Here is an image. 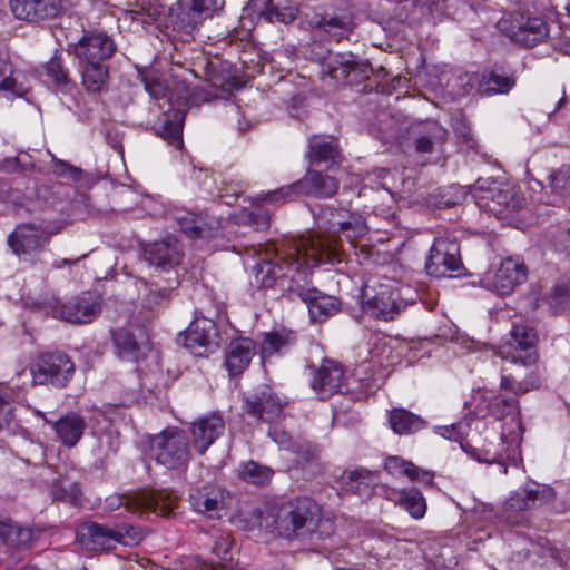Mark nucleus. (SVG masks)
Returning a JSON list of instances; mask_svg holds the SVG:
<instances>
[{
    "instance_id": "obj_9",
    "label": "nucleus",
    "mask_w": 570,
    "mask_h": 570,
    "mask_svg": "<svg viewBox=\"0 0 570 570\" xmlns=\"http://www.w3.org/2000/svg\"><path fill=\"white\" fill-rule=\"evenodd\" d=\"M308 273H298V278L292 276L295 286L289 287V294L298 296L308 307L309 316L314 322H322L340 311L341 303L334 297L326 295L315 287L308 286Z\"/></svg>"
},
{
    "instance_id": "obj_3",
    "label": "nucleus",
    "mask_w": 570,
    "mask_h": 570,
    "mask_svg": "<svg viewBox=\"0 0 570 570\" xmlns=\"http://www.w3.org/2000/svg\"><path fill=\"white\" fill-rule=\"evenodd\" d=\"M518 410V400L515 397L494 396L489 403V412L495 419L502 420L511 415L510 421L502 428L501 441L507 444L503 452L495 453L491 459H485L489 463H498L500 472L505 474L508 471L507 460L514 456L523 432Z\"/></svg>"
},
{
    "instance_id": "obj_18",
    "label": "nucleus",
    "mask_w": 570,
    "mask_h": 570,
    "mask_svg": "<svg viewBox=\"0 0 570 570\" xmlns=\"http://www.w3.org/2000/svg\"><path fill=\"white\" fill-rule=\"evenodd\" d=\"M142 254L145 261L159 271H169L176 267L184 256L181 246L174 236L146 244Z\"/></svg>"
},
{
    "instance_id": "obj_53",
    "label": "nucleus",
    "mask_w": 570,
    "mask_h": 570,
    "mask_svg": "<svg viewBox=\"0 0 570 570\" xmlns=\"http://www.w3.org/2000/svg\"><path fill=\"white\" fill-rule=\"evenodd\" d=\"M537 384L533 381H523L515 383L511 375L502 374L500 387L513 392L515 395L524 394L534 389Z\"/></svg>"
},
{
    "instance_id": "obj_51",
    "label": "nucleus",
    "mask_w": 570,
    "mask_h": 570,
    "mask_svg": "<svg viewBox=\"0 0 570 570\" xmlns=\"http://www.w3.org/2000/svg\"><path fill=\"white\" fill-rule=\"evenodd\" d=\"M116 530L120 532L121 538L118 543L125 544V546H134L138 544L144 535L139 528H136L130 524H118L116 525Z\"/></svg>"
},
{
    "instance_id": "obj_26",
    "label": "nucleus",
    "mask_w": 570,
    "mask_h": 570,
    "mask_svg": "<svg viewBox=\"0 0 570 570\" xmlns=\"http://www.w3.org/2000/svg\"><path fill=\"white\" fill-rule=\"evenodd\" d=\"M225 423L219 415L213 414L200 417L191 424L193 444L199 454L207 449L223 434Z\"/></svg>"
},
{
    "instance_id": "obj_55",
    "label": "nucleus",
    "mask_w": 570,
    "mask_h": 570,
    "mask_svg": "<svg viewBox=\"0 0 570 570\" xmlns=\"http://www.w3.org/2000/svg\"><path fill=\"white\" fill-rule=\"evenodd\" d=\"M171 291L168 288H161V289H150L149 293L144 298V304L148 308H154L156 306L161 305L163 303L167 302L170 297Z\"/></svg>"
},
{
    "instance_id": "obj_6",
    "label": "nucleus",
    "mask_w": 570,
    "mask_h": 570,
    "mask_svg": "<svg viewBox=\"0 0 570 570\" xmlns=\"http://www.w3.org/2000/svg\"><path fill=\"white\" fill-rule=\"evenodd\" d=\"M73 372V362L63 352L40 353L30 365L32 382L39 385L51 384L56 387H63Z\"/></svg>"
},
{
    "instance_id": "obj_31",
    "label": "nucleus",
    "mask_w": 570,
    "mask_h": 570,
    "mask_svg": "<svg viewBox=\"0 0 570 570\" xmlns=\"http://www.w3.org/2000/svg\"><path fill=\"white\" fill-rule=\"evenodd\" d=\"M81 85L88 94H100L107 86L109 68L106 63L78 62Z\"/></svg>"
},
{
    "instance_id": "obj_15",
    "label": "nucleus",
    "mask_w": 570,
    "mask_h": 570,
    "mask_svg": "<svg viewBox=\"0 0 570 570\" xmlns=\"http://www.w3.org/2000/svg\"><path fill=\"white\" fill-rule=\"evenodd\" d=\"M462 267L460 246L455 239L436 237L426 258L425 271L429 275L441 278L449 272Z\"/></svg>"
},
{
    "instance_id": "obj_32",
    "label": "nucleus",
    "mask_w": 570,
    "mask_h": 570,
    "mask_svg": "<svg viewBox=\"0 0 570 570\" xmlns=\"http://www.w3.org/2000/svg\"><path fill=\"white\" fill-rule=\"evenodd\" d=\"M59 440L68 448L75 446L86 429V422L77 413H68L53 423Z\"/></svg>"
},
{
    "instance_id": "obj_52",
    "label": "nucleus",
    "mask_w": 570,
    "mask_h": 570,
    "mask_svg": "<svg viewBox=\"0 0 570 570\" xmlns=\"http://www.w3.org/2000/svg\"><path fill=\"white\" fill-rule=\"evenodd\" d=\"M566 101V94L563 90H551L547 92L542 99V108L548 114L558 111Z\"/></svg>"
},
{
    "instance_id": "obj_63",
    "label": "nucleus",
    "mask_w": 570,
    "mask_h": 570,
    "mask_svg": "<svg viewBox=\"0 0 570 570\" xmlns=\"http://www.w3.org/2000/svg\"><path fill=\"white\" fill-rule=\"evenodd\" d=\"M554 296L560 297L561 302L566 303L570 298L569 288L566 286H558L554 288Z\"/></svg>"
},
{
    "instance_id": "obj_11",
    "label": "nucleus",
    "mask_w": 570,
    "mask_h": 570,
    "mask_svg": "<svg viewBox=\"0 0 570 570\" xmlns=\"http://www.w3.org/2000/svg\"><path fill=\"white\" fill-rule=\"evenodd\" d=\"M114 39L104 30L85 31L75 43L69 45L68 52L73 55L78 62L106 63L116 52Z\"/></svg>"
},
{
    "instance_id": "obj_64",
    "label": "nucleus",
    "mask_w": 570,
    "mask_h": 570,
    "mask_svg": "<svg viewBox=\"0 0 570 570\" xmlns=\"http://www.w3.org/2000/svg\"><path fill=\"white\" fill-rule=\"evenodd\" d=\"M451 431L454 432V434H450L449 439H452V440H455V441L459 440V438H461V435L465 433V431H463V424L462 423L452 425L451 426Z\"/></svg>"
},
{
    "instance_id": "obj_41",
    "label": "nucleus",
    "mask_w": 570,
    "mask_h": 570,
    "mask_svg": "<svg viewBox=\"0 0 570 570\" xmlns=\"http://www.w3.org/2000/svg\"><path fill=\"white\" fill-rule=\"evenodd\" d=\"M52 495L55 500L78 504L81 491L76 482L68 478H61L53 482Z\"/></svg>"
},
{
    "instance_id": "obj_43",
    "label": "nucleus",
    "mask_w": 570,
    "mask_h": 570,
    "mask_svg": "<svg viewBox=\"0 0 570 570\" xmlns=\"http://www.w3.org/2000/svg\"><path fill=\"white\" fill-rule=\"evenodd\" d=\"M262 14L269 22L277 21L282 23H289L295 20L297 9L293 6L281 7L278 3H274L272 0H269Z\"/></svg>"
},
{
    "instance_id": "obj_2",
    "label": "nucleus",
    "mask_w": 570,
    "mask_h": 570,
    "mask_svg": "<svg viewBox=\"0 0 570 570\" xmlns=\"http://www.w3.org/2000/svg\"><path fill=\"white\" fill-rule=\"evenodd\" d=\"M277 528L288 539L321 540L333 531L330 520L322 518L321 507L309 498L292 501L279 517Z\"/></svg>"
},
{
    "instance_id": "obj_45",
    "label": "nucleus",
    "mask_w": 570,
    "mask_h": 570,
    "mask_svg": "<svg viewBox=\"0 0 570 570\" xmlns=\"http://www.w3.org/2000/svg\"><path fill=\"white\" fill-rule=\"evenodd\" d=\"M550 187L560 198H570V166H562L550 176Z\"/></svg>"
},
{
    "instance_id": "obj_40",
    "label": "nucleus",
    "mask_w": 570,
    "mask_h": 570,
    "mask_svg": "<svg viewBox=\"0 0 570 570\" xmlns=\"http://www.w3.org/2000/svg\"><path fill=\"white\" fill-rule=\"evenodd\" d=\"M114 344L121 357L129 360H137L139 345L135 336L125 328H119L112 332Z\"/></svg>"
},
{
    "instance_id": "obj_59",
    "label": "nucleus",
    "mask_w": 570,
    "mask_h": 570,
    "mask_svg": "<svg viewBox=\"0 0 570 570\" xmlns=\"http://www.w3.org/2000/svg\"><path fill=\"white\" fill-rule=\"evenodd\" d=\"M269 435L273 438V440L284 449H288L291 445V436L287 432L274 429L269 431Z\"/></svg>"
},
{
    "instance_id": "obj_1",
    "label": "nucleus",
    "mask_w": 570,
    "mask_h": 570,
    "mask_svg": "<svg viewBox=\"0 0 570 570\" xmlns=\"http://www.w3.org/2000/svg\"><path fill=\"white\" fill-rule=\"evenodd\" d=\"M341 244L330 234H315L308 237L286 239L276 245H266L264 257L253 267L254 281L257 287L272 288L278 286L288 292L295 286L292 276L298 278V273L321 263H341Z\"/></svg>"
},
{
    "instance_id": "obj_27",
    "label": "nucleus",
    "mask_w": 570,
    "mask_h": 570,
    "mask_svg": "<svg viewBox=\"0 0 570 570\" xmlns=\"http://www.w3.org/2000/svg\"><path fill=\"white\" fill-rule=\"evenodd\" d=\"M176 222L180 230L189 238H212L219 232V220L208 215L183 213Z\"/></svg>"
},
{
    "instance_id": "obj_24",
    "label": "nucleus",
    "mask_w": 570,
    "mask_h": 570,
    "mask_svg": "<svg viewBox=\"0 0 570 570\" xmlns=\"http://www.w3.org/2000/svg\"><path fill=\"white\" fill-rule=\"evenodd\" d=\"M344 372L342 367L333 361L324 360L314 373L312 387L320 399L324 400L342 392Z\"/></svg>"
},
{
    "instance_id": "obj_42",
    "label": "nucleus",
    "mask_w": 570,
    "mask_h": 570,
    "mask_svg": "<svg viewBox=\"0 0 570 570\" xmlns=\"http://www.w3.org/2000/svg\"><path fill=\"white\" fill-rule=\"evenodd\" d=\"M448 131L433 122L429 126L426 135L420 136L415 141V149L419 153H431L435 144H443L446 140Z\"/></svg>"
},
{
    "instance_id": "obj_54",
    "label": "nucleus",
    "mask_w": 570,
    "mask_h": 570,
    "mask_svg": "<svg viewBox=\"0 0 570 570\" xmlns=\"http://www.w3.org/2000/svg\"><path fill=\"white\" fill-rule=\"evenodd\" d=\"M145 89L154 99H160L166 96L167 88L160 78L154 75H146L142 78Z\"/></svg>"
},
{
    "instance_id": "obj_37",
    "label": "nucleus",
    "mask_w": 570,
    "mask_h": 570,
    "mask_svg": "<svg viewBox=\"0 0 570 570\" xmlns=\"http://www.w3.org/2000/svg\"><path fill=\"white\" fill-rule=\"evenodd\" d=\"M238 475L247 483L266 485L271 482L274 471L266 465L250 460L239 465Z\"/></svg>"
},
{
    "instance_id": "obj_29",
    "label": "nucleus",
    "mask_w": 570,
    "mask_h": 570,
    "mask_svg": "<svg viewBox=\"0 0 570 570\" xmlns=\"http://www.w3.org/2000/svg\"><path fill=\"white\" fill-rule=\"evenodd\" d=\"M554 495V490L551 487L534 483L532 487L514 493L508 500V505L515 511H525L534 508L537 504L552 501Z\"/></svg>"
},
{
    "instance_id": "obj_5",
    "label": "nucleus",
    "mask_w": 570,
    "mask_h": 570,
    "mask_svg": "<svg viewBox=\"0 0 570 570\" xmlns=\"http://www.w3.org/2000/svg\"><path fill=\"white\" fill-rule=\"evenodd\" d=\"M338 186L336 178L317 170H308L298 181L268 193L264 200L269 203L287 202L298 195L330 198L337 193Z\"/></svg>"
},
{
    "instance_id": "obj_35",
    "label": "nucleus",
    "mask_w": 570,
    "mask_h": 570,
    "mask_svg": "<svg viewBox=\"0 0 570 570\" xmlns=\"http://www.w3.org/2000/svg\"><path fill=\"white\" fill-rule=\"evenodd\" d=\"M389 423L393 432L400 435L416 433L425 428L422 417L401 407L390 411Z\"/></svg>"
},
{
    "instance_id": "obj_46",
    "label": "nucleus",
    "mask_w": 570,
    "mask_h": 570,
    "mask_svg": "<svg viewBox=\"0 0 570 570\" xmlns=\"http://www.w3.org/2000/svg\"><path fill=\"white\" fill-rule=\"evenodd\" d=\"M514 83V79L508 76L491 72L489 79L482 86V92L487 96L507 94Z\"/></svg>"
},
{
    "instance_id": "obj_10",
    "label": "nucleus",
    "mask_w": 570,
    "mask_h": 570,
    "mask_svg": "<svg viewBox=\"0 0 570 570\" xmlns=\"http://www.w3.org/2000/svg\"><path fill=\"white\" fill-rule=\"evenodd\" d=\"M48 308L55 318L71 324H86L90 323L101 312V298L96 294L86 292L66 303L53 299Z\"/></svg>"
},
{
    "instance_id": "obj_38",
    "label": "nucleus",
    "mask_w": 570,
    "mask_h": 570,
    "mask_svg": "<svg viewBox=\"0 0 570 570\" xmlns=\"http://www.w3.org/2000/svg\"><path fill=\"white\" fill-rule=\"evenodd\" d=\"M376 480V474L365 468H358L351 471H344L342 474L343 483L354 492H362L371 488Z\"/></svg>"
},
{
    "instance_id": "obj_22",
    "label": "nucleus",
    "mask_w": 570,
    "mask_h": 570,
    "mask_svg": "<svg viewBox=\"0 0 570 570\" xmlns=\"http://www.w3.org/2000/svg\"><path fill=\"white\" fill-rule=\"evenodd\" d=\"M48 240V234L33 224L19 225L8 237L9 246L19 256L40 252Z\"/></svg>"
},
{
    "instance_id": "obj_61",
    "label": "nucleus",
    "mask_w": 570,
    "mask_h": 570,
    "mask_svg": "<svg viewBox=\"0 0 570 570\" xmlns=\"http://www.w3.org/2000/svg\"><path fill=\"white\" fill-rule=\"evenodd\" d=\"M178 87L181 88V90H183V92L178 97V99H181L184 101H188V100L197 101L198 100L196 89L194 91H190L185 82L178 83Z\"/></svg>"
},
{
    "instance_id": "obj_16",
    "label": "nucleus",
    "mask_w": 570,
    "mask_h": 570,
    "mask_svg": "<svg viewBox=\"0 0 570 570\" xmlns=\"http://www.w3.org/2000/svg\"><path fill=\"white\" fill-rule=\"evenodd\" d=\"M117 501L132 513L150 511L157 515H168L175 508L177 498L166 491L142 490Z\"/></svg>"
},
{
    "instance_id": "obj_12",
    "label": "nucleus",
    "mask_w": 570,
    "mask_h": 570,
    "mask_svg": "<svg viewBox=\"0 0 570 570\" xmlns=\"http://www.w3.org/2000/svg\"><path fill=\"white\" fill-rule=\"evenodd\" d=\"M364 297L363 309L365 313L383 321L394 320L407 306V302L401 297L399 288L390 283L380 284L373 295L365 289Z\"/></svg>"
},
{
    "instance_id": "obj_23",
    "label": "nucleus",
    "mask_w": 570,
    "mask_h": 570,
    "mask_svg": "<svg viewBox=\"0 0 570 570\" xmlns=\"http://www.w3.org/2000/svg\"><path fill=\"white\" fill-rule=\"evenodd\" d=\"M77 538L88 550L102 551L112 549L118 544L121 534L116 527L87 522L80 525Z\"/></svg>"
},
{
    "instance_id": "obj_20",
    "label": "nucleus",
    "mask_w": 570,
    "mask_h": 570,
    "mask_svg": "<svg viewBox=\"0 0 570 570\" xmlns=\"http://www.w3.org/2000/svg\"><path fill=\"white\" fill-rule=\"evenodd\" d=\"M9 6L16 19L38 22L56 18L62 10V0H10Z\"/></svg>"
},
{
    "instance_id": "obj_50",
    "label": "nucleus",
    "mask_w": 570,
    "mask_h": 570,
    "mask_svg": "<svg viewBox=\"0 0 570 570\" xmlns=\"http://www.w3.org/2000/svg\"><path fill=\"white\" fill-rule=\"evenodd\" d=\"M213 0H191L189 14L195 23L212 16L214 11Z\"/></svg>"
},
{
    "instance_id": "obj_44",
    "label": "nucleus",
    "mask_w": 570,
    "mask_h": 570,
    "mask_svg": "<svg viewBox=\"0 0 570 570\" xmlns=\"http://www.w3.org/2000/svg\"><path fill=\"white\" fill-rule=\"evenodd\" d=\"M358 67L352 55H336L327 63L328 72L333 78H347Z\"/></svg>"
},
{
    "instance_id": "obj_8",
    "label": "nucleus",
    "mask_w": 570,
    "mask_h": 570,
    "mask_svg": "<svg viewBox=\"0 0 570 570\" xmlns=\"http://www.w3.org/2000/svg\"><path fill=\"white\" fill-rule=\"evenodd\" d=\"M498 26L512 41L524 47L535 46L549 33L547 23L541 18L521 12L510 13L501 19Z\"/></svg>"
},
{
    "instance_id": "obj_21",
    "label": "nucleus",
    "mask_w": 570,
    "mask_h": 570,
    "mask_svg": "<svg viewBox=\"0 0 570 570\" xmlns=\"http://www.w3.org/2000/svg\"><path fill=\"white\" fill-rule=\"evenodd\" d=\"M481 206L494 214H502L504 209L519 210L527 205L525 197L517 186L504 185L491 187L484 196L480 197Z\"/></svg>"
},
{
    "instance_id": "obj_33",
    "label": "nucleus",
    "mask_w": 570,
    "mask_h": 570,
    "mask_svg": "<svg viewBox=\"0 0 570 570\" xmlns=\"http://www.w3.org/2000/svg\"><path fill=\"white\" fill-rule=\"evenodd\" d=\"M384 468L394 476L406 475L411 481H417L429 485L433 483V473L423 470L400 456L387 458L385 460Z\"/></svg>"
},
{
    "instance_id": "obj_14",
    "label": "nucleus",
    "mask_w": 570,
    "mask_h": 570,
    "mask_svg": "<svg viewBox=\"0 0 570 570\" xmlns=\"http://www.w3.org/2000/svg\"><path fill=\"white\" fill-rule=\"evenodd\" d=\"M527 278V268L522 261L508 257L494 272H488L481 279V285L500 296L508 295Z\"/></svg>"
},
{
    "instance_id": "obj_60",
    "label": "nucleus",
    "mask_w": 570,
    "mask_h": 570,
    "mask_svg": "<svg viewBox=\"0 0 570 570\" xmlns=\"http://www.w3.org/2000/svg\"><path fill=\"white\" fill-rule=\"evenodd\" d=\"M248 220L256 229H266L269 226V217L266 214L250 213Z\"/></svg>"
},
{
    "instance_id": "obj_39",
    "label": "nucleus",
    "mask_w": 570,
    "mask_h": 570,
    "mask_svg": "<svg viewBox=\"0 0 570 570\" xmlns=\"http://www.w3.org/2000/svg\"><path fill=\"white\" fill-rule=\"evenodd\" d=\"M296 335L293 331L281 330L265 334L263 351L265 353H279L294 345Z\"/></svg>"
},
{
    "instance_id": "obj_7",
    "label": "nucleus",
    "mask_w": 570,
    "mask_h": 570,
    "mask_svg": "<svg viewBox=\"0 0 570 570\" xmlns=\"http://www.w3.org/2000/svg\"><path fill=\"white\" fill-rule=\"evenodd\" d=\"M538 333L534 327L517 323L511 328V343L502 346L497 355L511 364L531 366L538 361Z\"/></svg>"
},
{
    "instance_id": "obj_62",
    "label": "nucleus",
    "mask_w": 570,
    "mask_h": 570,
    "mask_svg": "<svg viewBox=\"0 0 570 570\" xmlns=\"http://www.w3.org/2000/svg\"><path fill=\"white\" fill-rule=\"evenodd\" d=\"M210 87L216 89L220 88L223 92H229L233 88H235V81L220 82L219 79L213 78L210 79Z\"/></svg>"
},
{
    "instance_id": "obj_28",
    "label": "nucleus",
    "mask_w": 570,
    "mask_h": 570,
    "mask_svg": "<svg viewBox=\"0 0 570 570\" xmlns=\"http://www.w3.org/2000/svg\"><path fill=\"white\" fill-rule=\"evenodd\" d=\"M255 343L247 337L233 340L225 352V366L230 376L242 374L255 355Z\"/></svg>"
},
{
    "instance_id": "obj_13",
    "label": "nucleus",
    "mask_w": 570,
    "mask_h": 570,
    "mask_svg": "<svg viewBox=\"0 0 570 570\" xmlns=\"http://www.w3.org/2000/svg\"><path fill=\"white\" fill-rule=\"evenodd\" d=\"M318 228L332 234L341 233L351 243L364 237L368 232V226L362 215L335 208L322 210L318 217Z\"/></svg>"
},
{
    "instance_id": "obj_49",
    "label": "nucleus",
    "mask_w": 570,
    "mask_h": 570,
    "mask_svg": "<svg viewBox=\"0 0 570 570\" xmlns=\"http://www.w3.org/2000/svg\"><path fill=\"white\" fill-rule=\"evenodd\" d=\"M46 73L58 85L67 83L68 72L63 68L61 60L58 57H52L45 65Z\"/></svg>"
},
{
    "instance_id": "obj_47",
    "label": "nucleus",
    "mask_w": 570,
    "mask_h": 570,
    "mask_svg": "<svg viewBox=\"0 0 570 570\" xmlns=\"http://www.w3.org/2000/svg\"><path fill=\"white\" fill-rule=\"evenodd\" d=\"M0 89L17 96H21L24 91L21 86L17 85L16 79L12 78L11 65L2 58H0Z\"/></svg>"
},
{
    "instance_id": "obj_30",
    "label": "nucleus",
    "mask_w": 570,
    "mask_h": 570,
    "mask_svg": "<svg viewBox=\"0 0 570 570\" xmlns=\"http://www.w3.org/2000/svg\"><path fill=\"white\" fill-rule=\"evenodd\" d=\"M385 497L387 500L405 510L414 519H422L426 513L425 498L416 488H405L402 490L387 489Z\"/></svg>"
},
{
    "instance_id": "obj_57",
    "label": "nucleus",
    "mask_w": 570,
    "mask_h": 570,
    "mask_svg": "<svg viewBox=\"0 0 570 570\" xmlns=\"http://www.w3.org/2000/svg\"><path fill=\"white\" fill-rule=\"evenodd\" d=\"M322 27L327 33L341 37L343 32L347 30V22L341 18H330L323 20Z\"/></svg>"
},
{
    "instance_id": "obj_56",
    "label": "nucleus",
    "mask_w": 570,
    "mask_h": 570,
    "mask_svg": "<svg viewBox=\"0 0 570 570\" xmlns=\"http://www.w3.org/2000/svg\"><path fill=\"white\" fill-rule=\"evenodd\" d=\"M232 547V539L229 534L220 533L214 542V546L212 548V551L214 554H216L219 559L225 560L227 559V554Z\"/></svg>"
},
{
    "instance_id": "obj_34",
    "label": "nucleus",
    "mask_w": 570,
    "mask_h": 570,
    "mask_svg": "<svg viewBox=\"0 0 570 570\" xmlns=\"http://www.w3.org/2000/svg\"><path fill=\"white\" fill-rule=\"evenodd\" d=\"M185 119V112L180 110H174L170 114H165L160 119V126L157 129L159 136L165 139L169 145L177 149H181L183 141V124Z\"/></svg>"
},
{
    "instance_id": "obj_25",
    "label": "nucleus",
    "mask_w": 570,
    "mask_h": 570,
    "mask_svg": "<svg viewBox=\"0 0 570 570\" xmlns=\"http://www.w3.org/2000/svg\"><path fill=\"white\" fill-rule=\"evenodd\" d=\"M183 344L194 354H202L200 348L209 346L217 336L216 324L207 317H196L181 335Z\"/></svg>"
},
{
    "instance_id": "obj_17",
    "label": "nucleus",
    "mask_w": 570,
    "mask_h": 570,
    "mask_svg": "<svg viewBox=\"0 0 570 570\" xmlns=\"http://www.w3.org/2000/svg\"><path fill=\"white\" fill-rule=\"evenodd\" d=\"M285 402L269 385H259L245 397V411L264 422H273L283 412Z\"/></svg>"
},
{
    "instance_id": "obj_4",
    "label": "nucleus",
    "mask_w": 570,
    "mask_h": 570,
    "mask_svg": "<svg viewBox=\"0 0 570 570\" xmlns=\"http://www.w3.org/2000/svg\"><path fill=\"white\" fill-rule=\"evenodd\" d=\"M150 453L167 469H185L190 460L188 438L177 428L165 429L150 440Z\"/></svg>"
},
{
    "instance_id": "obj_19",
    "label": "nucleus",
    "mask_w": 570,
    "mask_h": 570,
    "mask_svg": "<svg viewBox=\"0 0 570 570\" xmlns=\"http://www.w3.org/2000/svg\"><path fill=\"white\" fill-rule=\"evenodd\" d=\"M229 499L228 492L216 484H205L189 494L193 509L209 518H219V511L227 507Z\"/></svg>"
},
{
    "instance_id": "obj_58",
    "label": "nucleus",
    "mask_w": 570,
    "mask_h": 570,
    "mask_svg": "<svg viewBox=\"0 0 570 570\" xmlns=\"http://www.w3.org/2000/svg\"><path fill=\"white\" fill-rule=\"evenodd\" d=\"M135 17H132L134 20H138L141 23H149L157 19V17L160 14V10L157 7H149V8H141V11H132Z\"/></svg>"
},
{
    "instance_id": "obj_48",
    "label": "nucleus",
    "mask_w": 570,
    "mask_h": 570,
    "mask_svg": "<svg viewBox=\"0 0 570 570\" xmlns=\"http://www.w3.org/2000/svg\"><path fill=\"white\" fill-rule=\"evenodd\" d=\"M52 171L55 175L63 178H69L73 181H79L82 177V170L78 167H75L63 160L52 158Z\"/></svg>"
},
{
    "instance_id": "obj_36",
    "label": "nucleus",
    "mask_w": 570,
    "mask_h": 570,
    "mask_svg": "<svg viewBox=\"0 0 570 570\" xmlns=\"http://www.w3.org/2000/svg\"><path fill=\"white\" fill-rule=\"evenodd\" d=\"M309 160L318 165L327 161H335L338 157L337 144L334 139L313 136L309 139Z\"/></svg>"
}]
</instances>
